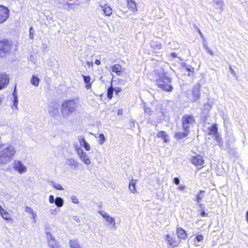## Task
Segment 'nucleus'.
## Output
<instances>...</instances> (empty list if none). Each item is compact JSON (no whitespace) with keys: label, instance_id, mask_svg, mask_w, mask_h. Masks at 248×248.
Listing matches in <instances>:
<instances>
[{"label":"nucleus","instance_id":"nucleus-1","mask_svg":"<svg viewBox=\"0 0 248 248\" xmlns=\"http://www.w3.org/2000/svg\"><path fill=\"white\" fill-rule=\"evenodd\" d=\"M15 153L16 150L13 146L0 144V164H6L10 162Z\"/></svg>","mask_w":248,"mask_h":248},{"label":"nucleus","instance_id":"nucleus-2","mask_svg":"<svg viewBox=\"0 0 248 248\" xmlns=\"http://www.w3.org/2000/svg\"><path fill=\"white\" fill-rule=\"evenodd\" d=\"M79 105L78 99L65 100L61 107L62 115L64 118L68 117L72 113L77 110Z\"/></svg>","mask_w":248,"mask_h":248},{"label":"nucleus","instance_id":"nucleus-3","mask_svg":"<svg viewBox=\"0 0 248 248\" xmlns=\"http://www.w3.org/2000/svg\"><path fill=\"white\" fill-rule=\"evenodd\" d=\"M156 82L158 86L165 91L171 92L173 90V87L170 84L171 78L164 74L160 75Z\"/></svg>","mask_w":248,"mask_h":248},{"label":"nucleus","instance_id":"nucleus-4","mask_svg":"<svg viewBox=\"0 0 248 248\" xmlns=\"http://www.w3.org/2000/svg\"><path fill=\"white\" fill-rule=\"evenodd\" d=\"M14 43L11 40L4 39L0 41V57H5L8 55L13 47Z\"/></svg>","mask_w":248,"mask_h":248},{"label":"nucleus","instance_id":"nucleus-5","mask_svg":"<svg viewBox=\"0 0 248 248\" xmlns=\"http://www.w3.org/2000/svg\"><path fill=\"white\" fill-rule=\"evenodd\" d=\"M195 119L191 114H186L182 118L183 129L185 131H190V127L195 124Z\"/></svg>","mask_w":248,"mask_h":248},{"label":"nucleus","instance_id":"nucleus-6","mask_svg":"<svg viewBox=\"0 0 248 248\" xmlns=\"http://www.w3.org/2000/svg\"><path fill=\"white\" fill-rule=\"evenodd\" d=\"M13 168L19 173L22 174L27 171L26 167L24 165L21 161L15 160L13 164Z\"/></svg>","mask_w":248,"mask_h":248},{"label":"nucleus","instance_id":"nucleus-7","mask_svg":"<svg viewBox=\"0 0 248 248\" xmlns=\"http://www.w3.org/2000/svg\"><path fill=\"white\" fill-rule=\"evenodd\" d=\"M98 213L106 220V221L109 224H111L114 230L116 229V222L114 218L110 217L107 212L104 210L98 211Z\"/></svg>","mask_w":248,"mask_h":248},{"label":"nucleus","instance_id":"nucleus-8","mask_svg":"<svg viewBox=\"0 0 248 248\" xmlns=\"http://www.w3.org/2000/svg\"><path fill=\"white\" fill-rule=\"evenodd\" d=\"M9 10L2 5H0V23L4 22L9 17Z\"/></svg>","mask_w":248,"mask_h":248},{"label":"nucleus","instance_id":"nucleus-9","mask_svg":"<svg viewBox=\"0 0 248 248\" xmlns=\"http://www.w3.org/2000/svg\"><path fill=\"white\" fill-rule=\"evenodd\" d=\"M9 82V78L5 73L0 74V90L4 88Z\"/></svg>","mask_w":248,"mask_h":248},{"label":"nucleus","instance_id":"nucleus-10","mask_svg":"<svg viewBox=\"0 0 248 248\" xmlns=\"http://www.w3.org/2000/svg\"><path fill=\"white\" fill-rule=\"evenodd\" d=\"M203 236L202 234L197 235L193 240V248H199L202 243Z\"/></svg>","mask_w":248,"mask_h":248},{"label":"nucleus","instance_id":"nucleus-11","mask_svg":"<svg viewBox=\"0 0 248 248\" xmlns=\"http://www.w3.org/2000/svg\"><path fill=\"white\" fill-rule=\"evenodd\" d=\"M49 113L52 117H56L59 115V106L57 104H53L49 108Z\"/></svg>","mask_w":248,"mask_h":248},{"label":"nucleus","instance_id":"nucleus-12","mask_svg":"<svg viewBox=\"0 0 248 248\" xmlns=\"http://www.w3.org/2000/svg\"><path fill=\"white\" fill-rule=\"evenodd\" d=\"M191 162L196 166H202L203 165L204 161L201 155L193 156L191 158Z\"/></svg>","mask_w":248,"mask_h":248},{"label":"nucleus","instance_id":"nucleus-13","mask_svg":"<svg viewBox=\"0 0 248 248\" xmlns=\"http://www.w3.org/2000/svg\"><path fill=\"white\" fill-rule=\"evenodd\" d=\"M193 97L194 101H197L200 98V84L196 85L192 90Z\"/></svg>","mask_w":248,"mask_h":248},{"label":"nucleus","instance_id":"nucleus-14","mask_svg":"<svg viewBox=\"0 0 248 248\" xmlns=\"http://www.w3.org/2000/svg\"><path fill=\"white\" fill-rule=\"evenodd\" d=\"M81 160L86 165H89L91 164V160L89 158V156L87 155L85 152L83 151L78 155Z\"/></svg>","mask_w":248,"mask_h":248},{"label":"nucleus","instance_id":"nucleus-15","mask_svg":"<svg viewBox=\"0 0 248 248\" xmlns=\"http://www.w3.org/2000/svg\"><path fill=\"white\" fill-rule=\"evenodd\" d=\"M46 233L49 246H50L51 248H55L56 247V243L51 233L49 232H46Z\"/></svg>","mask_w":248,"mask_h":248},{"label":"nucleus","instance_id":"nucleus-16","mask_svg":"<svg viewBox=\"0 0 248 248\" xmlns=\"http://www.w3.org/2000/svg\"><path fill=\"white\" fill-rule=\"evenodd\" d=\"M166 239L170 246L173 247L177 246L178 243L175 238L170 236L169 234L166 235Z\"/></svg>","mask_w":248,"mask_h":248},{"label":"nucleus","instance_id":"nucleus-17","mask_svg":"<svg viewBox=\"0 0 248 248\" xmlns=\"http://www.w3.org/2000/svg\"><path fill=\"white\" fill-rule=\"evenodd\" d=\"M205 191L204 190H200L196 196L195 201L199 203V205L200 206L202 205V204L200 203L202 201V199L204 198L205 196Z\"/></svg>","mask_w":248,"mask_h":248},{"label":"nucleus","instance_id":"nucleus-18","mask_svg":"<svg viewBox=\"0 0 248 248\" xmlns=\"http://www.w3.org/2000/svg\"><path fill=\"white\" fill-rule=\"evenodd\" d=\"M100 6L106 16H110L111 15L112 9L109 6H108L107 4L104 5L100 4Z\"/></svg>","mask_w":248,"mask_h":248},{"label":"nucleus","instance_id":"nucleus-19","mask_svg":"<svg viewBox=\"0 0 248 248\" xmlns=\"http://www.w3.org/2000/svg\"><path fill=\"white\" fill-rule=\"evenodd\" d=\"M177 234L178 237L182 239H185L187 236V234L185 230L182 228H177Z\"/></svg>","mask_w":248,"mask_h":248},{"label":"nucleus","instance_id":"nucleus-20","mask_svg":"<svg viewBox=\"0 0 248 248\" xmlns=\"http://www.w3.org/2000/svg\"><path fill=\"white\" fill-rule=\"evenodd\" d=\"M184 132H177L175 134L174 137L177 140L182 139L186 137L189 134V131H185Z\"/></svg>","mask_w":248,"mask_h":248},{"label":"nucleus","instance_id":"nucleus-21","mask_svg":"<svg viewBox=\"0 0 248 248\" xmlns=\"http://www.w3.org/2000/svg\"><path fill=\"white\" fill-rule=\"evenodd\" d=\"M82 77L83 78L84 82L86 84L85 88L87 89H89L91 88L92 83L91 82V77L89 76H85L82 75Z\"/></svg>","mask_w":248,"mask_h":248},{"label":"nucleus","instance_id":"nucleus-22","mask_svg":"<svg viewBox=\"0 0 248 248\" xmlns=\"http://www.w3.org/2000/svg\"><path fill=\"white\" fill-rule=\"evenodd\" d=\"M25 212L31 215V217L34 220V222L36 221L37 214L33 210V209L30 207L26 206L25 208Z\"/></svg>","mask_w":248,"mask_h":248},{"label":"nucleus","instance_id":"nucleus-23","mask_svg":"<svg viewBox=\"0 0 248 248\" xmlns=\"http://www.w3.org/2000/svg\"><path fill=\"white\" fill-rule=\"evenodd\" d=\"M209 134L213 135L214 136L218 135L217 127L216 124H214L209 128Z\"/></svg>","mask_w":248,"mask_h":248},{"label":"nucleus","instance_id":"nucleus-24","mask_svg":"<svg viewBox=\"0 0 248 248\" xmlns=\"http://www.w3.org/2000/svg\"><path fill=\"white\" fill-rule=\"evenodd\" d=\"M158 138H161L165 142H167L169 140L167 133L164 131H160L157 134Z\"/></svg>","mask_w":248,"mask_h":248},{"label":"nucleus","instance_id":"nucleus-25","mask_svg":"<svg viewBox=\"0 0 248 248\" xmlns=\"http://www.w3.org/2000/svg\"><path fill=\"white\" fill-rule=\"evenodd\" d=\"M128 7L132 11H137V6L134 0H127Z\"/></svg>","mask_w":248,"mask_h":248},{"label":"nucleus","instance_id":"nucleus-26","mask_svg":"<svg viewBox=\"0 0 248 248\" xmlns=\"http://www.w3.org/2000/svg\"><path fill=\"white\" fill-rule=\"evenodd\" d=\"M112 71L116 73L118 75H120L122 72V67L120 64H116L112 67Z\"/></svg>","mask_w":248,"mask_h":248},{"label":"nucleus","instance_id":"nucleus-27","mask_svg":"<svg viewBox=\"0 0 248 248\" xmlns=\"http://www.w3.org/2000/svg\"><path fill=\"white\" fill-rule=\"evenodd\" d=\"M151 46L155 51H158L162 47V45L160 43L157 42H152L151 44Z\"/></svg>","mask_w":248,"mask_h":248},{"label":"nucleus","instance_id":"nucleus-28","mask_svg":"<svg viewBox=\"0 0 248 248\" xmlns=\"http://www.w3.org/2000/svg\"><path fill=\"white\" fill-rule=\"evenodd\" d=\"M66 161L68 166H73L74 168H76L78 166V163L73 158H68Z\"/></svg>","mask_w":248,"mask_h":248},{"label":"nucleus","instance_id":"nucleus-29","mask_svg":"<svg viewBox=\"0 0 248 248\" xmlns=\"http://www.w3.org/2000/svg\"><path fill=\"white\" fill-rule=\"evenodd\" d=\"M1 216L2 217L7 220H13L12 219H11L10 214L8 213V212H7L5 210H2V211L0 213Z\"/></svg>","mask_w":248,"mask_h":248},{"label":"nucleus","instance_id":"nucleus-30","mask_svg":"<svg viewBox=\"0 0 248 248\" xmlns=\"http://www.w3.org/2000/svg\"><path fill=\"white\" fill-rule=\"evenodd\" d=\"M13 96L14 97L13 108H15L16 109H17L18 97L16 91V89L13 93Z\"/></svg>","mask_w":248,"mask_h":248},{"label":"nucleus","instance_id":"nucleus-31","mask_svg":"<svg viewBox=\"0 0 248 248\" xmlns=\"http://www.w3.org/2000/svg\"><path fill=\"white\" fill-rule=\"evenodd\" d=\"M64 201L62 198L60 197H57L55 199V204L57 207H61L63 206Z\"/></svg>","mask_w":248,"mask_h":248},{"label":"nucleus","instance_id":"nucleus-32","mask_svg":"<svg viewBox=\"0 0 248 248\" xmlns=\"http://www.w3.org/2000/svg\"><path fill=\"white\" fill-rule=\"evenodd\" d=\"M39 81L40 79L38 77L35 76H32L31 79V82L32 85L37 87L39 85Z\"/></svg>","mask_w":248,"mask_h":248},{"label":"nucleus","instance_id":"nucleus-33","mask_svg":"<svg viewBox=\"0 0 248 248\" xmlns=\"http://www.w3.org/2000/svg\"><path fill=\"white\" fill-rule=\"evenodd\" d=\"M182 67L184 69L186 70L188 72L192 73H194V68L192 66L184 63H183Z\"/></svg>","mask_w":248,"mask_h":248},{"label":"nucleus","instance_id":"nucleus-34","mask_svg":"<svg viewBox=\"0 0 248 248\" xmlns=\"http://www.w3.org/2000/svg\"><path fill=\"white\" fill-rule=\"evenodd\" d=\"M214 2L216 3L217 8H218L220 11L223 9V3L222 0H213Z\"/></svg>","mask_w":248,"mask_h":248},{"label":"nucleus","instance_id":"nucleus-35","mask_svg":"<svg viewBox=\"0 0 248 248\" xmlns=\"http://www.w3.org/2000/svg\"><path fill=\"white\" fill-rule=\"evenodd\" d=\"M70 246L71 248H81L78 241L76 240H70Z\"/></svg>","mask_w":248,"mask_h":248},{"label":"nucleus","instance_id":"nucleus-36","mask_svg":"<svg viewBox=\"0 0 248 248\" xmlns=\"http://www.w3.org/2000/svg\"><path fill=\"white\" fill-rule=\"evenodd\" d=\"M135 186H136L135 182H133V181L130 182L129 185V188L130 190L133 193H134L136 192Z\"/></svg>","mask_w":248,"mask_h":248},{"label":"nucleus","instance_id":"nucleus-37","mask_svg":"<svg viewBox=\"0 0 248 248\" xmlns=\"http://www.w3.org/2000/svg\"><path fill=\"white\" fill-rule=\"evenodd\" d=\"M113 91V88L112 86H110L108 89L107 96L109 99H111L112 98Z\"/></svg>","mask_w":248,"mask_h":248},{"label":"nucleus","instance_id":"nucleus-38","mask_svg":"<svg viewBox=\"0 0 248 248\" xmlns=\"http://www.w3.org/2000/svg\"><path fill=\"white\" fill-rule=\"evenodd\" d=\"M51 183H52V186L55 189H56L57 190H63L64 189L62 187V186L60 184L55 183L53 182H51Z\"/></svg>","mask_w":248,"mask_h":248},{"label":"nucleus","instance_id":"nucleus-39","mask_svg":"<svg viewBox=\"0 0 248 248\" xmlns=\"http://www.w3.org/2000/svg\"><path fill=\"white\" fill-rule=\"evenodd\" d=\"M99 141H98L99 144L100 145H102L106 140V138H105L104 135L103 134H99Z\"/></svg>","mask_w":248,"mask_h":248},{"label":"nucleus","instance_id":"nucleus-40","mask_svg":"<svg viewBox=\"0 0 248 248\" xmlns=\"http://www.w3.org/2000/svg\"><path fill=\"white\" fill-rule=\"evenodd\" d=\"M74 146L78 155L83 151L80 147H79L78 144H75L74 145Z\"/></svg>","mask_w":248,"mask_h":248},{"label":"nucleus","instance_id":"nucleus-41","mask_svg":"<svg viewBox=\"0 0 248 248\" xmlns=\"http://www.w3.org/2000/svg\"><path fill=\"white\" fill-rule=\"evenodd\" d=\"M60 211V209H59L58 207H55L54 209L51 208L49 210V213L51 215H55L56 213L59 212Z\"/></svg>","mask_w":248,"mask_h":248},{"label":"nucleus","instance_id":"nucleus-42","mask_svg":"<svg viewBox=\"0 0 248 248\" xmlns=\"http://www.w3.org/2000/svg\"><path fill=\"white\" fill-rule=\"evenodd\" d=\"M215 137L216 141L218 142V145L222 146V144H223V142H222L221 138L220 137V136L218 135H217Z\"/></svg>","mask_w":248,"mask_h":248},{"label":"nucleus","instance_id":"nucleus-43","mask_svg":"<svg viewBox=\"0 0 248 248\" xmlns=\"http://www.w3.org/2000/svg\"><path fill=\"white\" fill-rule=\"evenodd\" d=\"M81 146L84 147L85 149L87 151H90L91 149L90 145L86 141L83 144H82V145H81Z\"/></svg>","mask_w":248,"mask_h":248},{"label":"nucleus","instance_id":"nucleus-44","mask_svg":"<svg viewBox=\"0 0 248 248\" xmlns=\"http://www.w3.org/2000/svg\"><path fill=\"white\" fill-rule=\"evenodd\" d=\"M203 46L209 54H211V55H213V53L212 51L208 47L206 44H204Z\"/></svg>","mask_w":248,"mask_h":248},{"label":"nucleus","instance_id":"nucleus-45","mask_svg":"<svg viewBox=\"0 0 248 248\" xmlns=\"http://www.w3.org/2000/svg\"><path fill=\"white\" fill-rule=\"evenodd\" d=\"M78 140L81 146V145H82V144H83L85 142H86V141L84 139V137L83 136H81L78 137Z\"/></svg>","mask_w":248,"mask_h":248},{"label":"nucleus","instance_id":"nucleus-46","mask_svg":"<svg viewBox=\"0 0 248 248\" xmlns=\"http://www.w3.org/2000/svg\"><path fill=\"white\" fill-rule=\"evenodd\" d=\"M71 199L73 203H78V200L76 196H75V195L72 196Z\"/></svg>","mask_w":248,"mask_h":248},{"label":"nucleus","instance_id":"nucleus-47","mask_svg":"<svg viewBox=\"0 0 248 248\" xmlns=\"http://www.w3.org/2000/svg\"><path fill=\"white\" fill-rule=\"evenodd\" d=\"M49 202L50 203H55V199H54V196L51 195L49 196Z\"/></svg>","mask_w":248,"mask_h":248},{"label":"nucleus","instance_id":"nucleus-48","mask_svg":"<svg viewBox=\"0 0 248 248\" xmlns=\"http://www.w3.org/2000/svg\"><path fill=\"white\" fill-rule=\"evenodd\" d=\"M114 91H115L116 94H118L119 93L121 92L122 90V88L120 87H116L113 88Z\"/></svg>","mask_w":248,"mask_h":248},{"label":"nucleus","instance_id":"nucleus-49","mask_svg":"<svg viewBox=\"0 0 248 248\" xmlns=\"http://www.w3.org/2000/svg\"><path fill=\"white\" fill-rule=\"evenodd\" d=\"M173 183L177 185H178L180 184V180L178 177H175L173 180Z\"/></svg>","mask_w":248,"mask_h":248},{"label":"nucleus","instance_id":"nucleus-50","mask_svg":"<svg viewBox=\"0 0 248 248\" xmlns=\"http://www.w3.org/2000/svg\"><path fill=\"white\" fill-rule=\"evenodd\" d=\"M73 219L78 223H79L80 222L79 218L76 216L73 217Z\"/></svg>","mask_w":248,"mask_h":248},{"label":"nucleus","instance_id":"nucleus-51","mask_svg":"<svg viewBox=\"0 0 248 248\" xmlns=\"http://www.w3.org/2000/svg\"><path fill=\"white\" fill-rule=\"evenodd\" d=\"M229 69H230V73H231L234 76H235V75H236V74H235V71L234 70V69H233L232 68V67L231 66H229Z\"/></svg>","mask_w":248,"mask_h":248},{"label":"nucleus","instance_id":"nucleus-52","mask_svg":"<svg viewBox=\"0 0 248 248\" xmlns=\"http://www.w3.org/2000/svg\"><path fill=\"white\" fill-rule=\"evenodd\" d=\"M32 30H33V28L32 27H31L30 29V37L31 39H32L33 38V34L31 31Z\"/></svg>","mask_w":248,"mask_h":248},{"label":"nucleus","instance_id":"nucleus-53","mask_svg":"<svg viewBox=\"0 0 248 248\" xmlns=\"http://www.w3.org/2000/svg\"><path fill=\"white\" fill-rule=\"evenodd\" d=\"M87 65L89 67H92L93 66V62H87Z\"/></svg>","mask_w":248,"mask_h":248},{"label":"nucleus","instance_id":"nucleus-54","mask_svg":"<svg viewBox=\"0 0 248 248\" xmlns=\"http://www.w3.org/2000/svg\"><path fill=\"white\" fill-rule=\"evenodd\" d=\"M145 112L146 113H147V114H150V113L151 112V109H150V108H146V109H145Z\"/></svg>","mask_w":248,"mask_h":248},{"label":"nucleus","instance_id":"nucleus-55","mask_svg":"<svg viewBox=\"0 0 248 248\" xmlns=\"http://www.w3.org/2000/svg\"><path fill=\"white\" fill-rule=\"evenodd\" d=\"M201 215L202 217H206L207 216V214L205 213L204 210H202V212L201 213Z\"/></svg>","mask_w":248,"mask_h":248},{"label":"nucleus","instance_id":"nucleus-56","mask_svg":"<svg viewBox=\"0 0 248 248\" xmlns=\"http://www.w3.org/2000/svg\"><path fill=\"white\" fill-rule=\"evenodd\" d=\"M185 188V186L181 185L178 187V189L180 190H183Z\"/></svg>","mask_w":248,"mask_h":248},{"label":"nucleus","instance_id":"nucleus-57","mask_svg":"<svg viewBox=\"0 0 248 248\" xmlns=\"http://www.w3.org/2000/svg\"><path fill=\"white\" fill-rule=\"evenodd\" d=\"M94 63H95V64H96V65H100L101 64L100 61L98 59H96Z\"/></svg>","mask_w":248,"mask_h":248},{"label":"nucleus","instance_id":"nucleus-58","mask_svg":"<svg viewBox=\"0 0 248 248\" xmlns=\"http://www.w3.org/2000/svg\"><path fill=\"white\" fill-rule=\"evenodd\" d=\"M171 56L173 58H176L177 57V54L176 53H175V52L171 53Z\"/></svg>","mask_w":248,"mask_h":248},{"label":"nucleus","instance_id":"nucleus-59","mask_svg":"<svg viewBox=\"0 0 248 248\" xmlns=\"http://www.w3.org/2000/svg\"><path fill=\"white\" fill-rule=\"evenodd\" d=\"M246 217L247 221L248 222V211L246 213Z\"/></svg>","mask_w":248,"mask_h":248},{"label":"nucleus","instance_id":"nucleus-60","mask_svg":"<svg viewBox=\"0 0 248 248\" xmlns=\"http://www.w3.org/2000/svg\"><path fill=\"white\" fill-rule=\"evenodd\" d=\"M4 209L1 207V206L0 205V213L2 211V210H3Z\"/></svg>","mask_w":248,"mask_h":248},{"label":"nucleus","instance_id":"nucleus-61","mask_svg":"<svg viewBox=\"0 0 248 248\" xmlns=\"http://www.w3.org/2000/svg\"><path fill=\"white\" fill-rule=\"evenodd\" d=\"M199 34L201 35V36L202 37V33L201 32V31H200V30H199Z\"/></svg>","mask_w":248,"mask_h":248},{"label":"nucleus","instance_id":"nucleus-62","mask_svg":"<svg viewBox=\"0 0 248 248\" xmlns=\"http://www.w3.org/2000/svg\"><path fill=\"white\" fill-rule=\"evenodd\" d=\"M102 78V77H101L100 78V80H101Z\"/></svg>","mask_w":248,"mask_h":248}]
</instances>
